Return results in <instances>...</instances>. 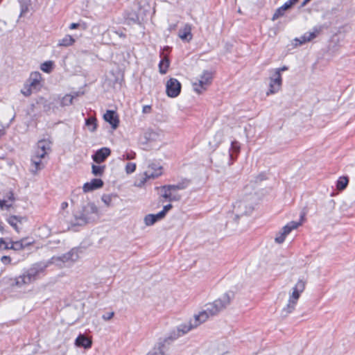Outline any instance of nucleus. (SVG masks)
<instances>
[{
    "label": "nucleus",
    "mask_w": 355,
    "mask_h": 355,
    "mask_svg": "<svg viewBox=\"0 0 355 355\" xmlns=\"http://www.w3.org/2000/svg\"><path fill=\"white\" fill-rule=\"evenodd\" d=\"M3 244H6V242L3 241V239H0V249L1 248V245Z\"/></svg>",
    "instance_id": "bf43d9fd"
},
{
    "label": "nucleus",
    "mask_w": 355,
    "mask_h": 355,
    "mask_svg": "<svg viewBox=\"0 0 355 355\" xmlns=\"http://www.w3.org/2000/svg\"><path fill=\"white\" fill-rule=\"evenodd\" d=\"M161 137V134L159 132L155 131L153 130H148L145 132V138L148 141H157Z\"/></svg>",
    "instance_id": "bb28decb"
},
{
    "label": "nucleus",
    "mask_w": 355,
    "mask_h": 355,
    "mask_svg": "<svg viewBox=\"0 0 355 355\" xmlns=\"http://www.w3.org/2000/svg\"><path fill=\"white\" fill-rule=\"evenodd\" d=\"M264 179H265V175L263 174H259V175H257L255 178L254 182H259L262 181Z\"/></svg>",
    "instance_id": "8fccbe9b"
},
{
    "label": "nucleus",
    "mask_w": 355,
    "mask_h": 355,
    "mask_svg": "<svg viewBox=\"0 0 355 355\" xmlns=\"http://www.w3.org/2000/svg\"><path fill=\"white\" fill-rule=\"evenodd\" d=\"M75 344L78 347H83L85 349H88L91 347L92 342L89 338L80 334L76 339Z\"/></svg>",
    "instance_id": "aec40b11"
},
{
    "label": "nucleus",
    "mask_w": 355,
    "mask_h": 355,
    "mask_svg": "<svg viewBox=\"0 0 355 355\" xmlns=\"http://www.w3.org/2000/svg\"><path fill=\"white\" fill-rule=\"evenodd\" d=\"M234 298L232 292H227L221 297L214 300L212 303L207 304L206 309L200 311L198 314L195 315L193 318L189 322L195 328L198 327L202 323L208 320L210 316L217 315L219 312L226 309L231 303Z\"/></svg>",
    "instance_id": "f257e3e1"
},
{
    "label": "nucleus",
    "mask_w": 355,
    "mask_h": 355,
    "mask_svg": "<svg viewBox=\"0 0 355 355\" xmlns=\"http://www.w3.org/2000/svg\"><path fill=\"white\" fill-rule=\"evenodd\" d=\"M68 207V203L67 202H63L62 204H61V207L62 209H65Z\"/></svg>",
    "instance_id": "6e6d98bb"
},
{
    "label": "nucleus",
    "mask_w": 355,
    "mask_h": 355,
    "mask_svg": "<svg viewBox=\"0 0 355 355\" xmlns=\"http://www.w3.org/2000/svg\"><path fill=\"white\" fill-rule=\"evenodd\" d=\"M178 36L182 40L190 41L192 39L191 26L186 24L182 28L179 30Z\"/></svg>",
    "instance_id": "a211bd4d"
},
{
    "label": "nucleus",
    "mask_w": 355,
    "mask_h": 355,
    "mask_svg": "<svg viewBox=\"0 0 355 355\" xmlns=\"http://www.w3.org/2000/svg\"><path fill=\"white\" fill-rule=\"evenodd\" d=\"M38 149H41L43 151H46L47 154L51 151V141L49 139H41L38 141L37 144Z\"/></svg>",
    "instance_id": "393cba45"
},
{
    "label": "nucleus",
    "mask_w": 355,
    "mask_h": 355,
    "mask_svg": "<svg viewBox=\"0 0 355 355\" xmlns=\"http://www.w3.org/2000/svg\"><path fill=\"white\" fill-rule=\"evenodd\" d=\"M53 62L52 61H46L41 64L40 69L46 73H50L53 69Z\"/></svg>",
    "instance_id": "72a5a7b5"
},
{
    "label": "nucleus",
    "mask_w": 355,
    "mask_h": 355,
    "mask_svg": "<svg viewBox=\"0 0 355 355\" xmlns=\"http://www.w3.org/2000/svg\"><path fill=\"white\" fill-rule=\"evenodd\" d=\"M168 187V185L161 187L160 189L162 191H164V193L162 194V197L170 202L179 200L180 199V196H171V191H173V190Z\"/></svg>",
    "instance_id": "6ab92c4d"
},
{
    "label": "nucleus",
    "mask_w": 355,
    "mask_h": 355,
    "mask_svg": "<svg viewBox=\"0 0 355 355\" xmlns=\"http://www.w3.org/2000/svg\"><path fill=\"white\" fill-rule=\"evenodd\" d=\"M15 117V115H14V116H12V119H11V121H12L14 120Z\"/></svg>",
    "instance_id": "338daca9"
},
{
    "label": "nucleus",
    "mask_w": 355,
    "mask_h": 355,
    "mask_svg": "<svg viewBox=\"0 0 355 355\" xmlns=\"http://www.w3.org/2000/svg\"><path fill=\"white\" fill-rule=\"evenodd\" d=\"M103 185V182L101 179H93L89 182H86L83 189L84 192H89L96 189L101 188Z\"/></svg>",
    "instance_id": "dca6fc26"
},
{
    "label": "nucleus",
    "mask_w": 355,
    "mask_h": 355,
    "mask_svg": "<svg viewBox=\"0 0 355 355\" xmlns=\"http://www.w3.org/2000/svg\"><path fill=\"white\" fill-rule=\"evenodd\" d=\"M42 75L38 71L32 72L27 80V83L32 87L34 91H39L42 87Z\"/></svg>",
    "instance_id": "ddd939ff"
},
{
    "label": "nucleus",
    "mask_w": 355,
    "mask_h": 355,
    "mask_svg": "<svg viewBox=\"0 0 355 355\" xmlns=\"http://www.w3.org/2000/svg\"><path fill=\"white\" fill-rule=\"evenodd\" d=\"M46 155H47L46 151H43L41 149H38L37 148L33 155H35L39 158L43 159L46 156Z\"/></svg>",
    "instance_id": "79ce46f5"
},
{
    "label": "nucleus",
    "mask_w": 355,
    "mask_h": 355,
    "mask_svg": "<svg viewBox=\"0 0 355 355\" xmlns=\"http://www.w3.org/2000/svg\"><path fill=\"white\" fill-rule=\"evenodd\" d=\"M26 218L24 217L18 216H11L8 218V223L17 232L19 231V227H18V224H21Z\"/></svg>",
    "instance_id": "412c9836"
},
{
    "label": "nucleus",
    "mask_w": 355,
    "mask_h": 355,
    "mask_svg": "<svg viewBox=\"0 0 355 355\" xmlns=\"http://www.w3.org/2000/svg\"><path fill=\"white\" fill-rule=\"evenodd\" d=\"M131 19L133 21H136L138 19V18H137V17H136L135 18H134V17L131 18Z\"/></svg>",
    "instance_id": "680f3d73"
},
{
    "label": "nucleus",
    "mask_w": 355,
    "mask_h": 355,
    "mask_svg": "<svg viewBox=\"0 0 355 355\" xmlns=\"http://www.w3.org/2000/svg\"><path fill=\"white\" fill-rule=\"evenodd\" d=\"M169 66V60L168 58H164L162 59L159 64V72L162 74H165Z\"/></svg>",
    "instance_id": "c756f323"
},
{
    "label": "nucleus",
    "mask_w": 355,
    "mask_h": 355,
    "mask_svg": "<svg viewBox=\"0 0 355 355\" xmlns=\"http://www.w3.org/2000/svg\"><path fill=\"white\" fill-rule=\"evenodd\" d=\"M181 91V83L175 78H170L166 84V92L171 98L177 97Z\"/></svg>",
    "instance_id": "9d476101"
},
{
    "label": "nucleus",
    "mask_w": 355,
    "mask_h": 355,
    "mask_svg": "<svg viewBox=\"0 0 355 355\" xmlns=\"http://www.w3.org/2000/svg\"><path fill=\"white\" fill-rule=\"evenodd\" d=\"M286 70H288V67L283 66L282 67L275 69L272 70L271 72L278 71L279 73H281L282 71H286Z\"/></svg>",
    "instance_id": "09e8293b"
},
{
    "label": "nucleus",
    "mask_w": 355,
    "mask_h": 355,
    "mask_svg": "<svg viewBox=\"0 0 355 355\" xmlns=\"http://www.w3.org/2000/svg\"><path fill=\"white\" fill-rule=\"evenodd\" d=\"M162 168L158 164L151 163L148 165V169L145 171L146 179H154L162 173Z\"/></svg>",
    "instance_id": "f8f14e48"
},
{
    "label": "nucleus",
    "mask_w": 355,
    "mask_h": 355,
    "mask_svg": "<svg viewBox=\"0 0 355 355\" xmlns=\"http://www.w3.org/2000/svg\"><path fill=\"white\" fill-rule=\"evenodd\" d=\"M146 355H157L156 353H148Z\"/></svg>",
    "instance_id": "052dcab7"
},
{
    "label": "nucleus",
    "mask_w": 355,
    "mask_h": 355,
    "mask_svg": "<svg viewBox=\"0 0 355 355\" xmlns=\"http://www.w3.org/2000/svg\"><path fill=\"white\" fill-rule=\"evenodd\" d=\"M33 243V241L31 242H26V239H21L18 241L12 242L10 248L13 250H21L24 249L26 246H28Z\"/></svg>",
    "instance_id": "5701e85b"
},
{
    "label": "nucleus",
    "mask_w": 355,
    "mask_h": 355,
    "mask_svg": "<svg viewBox=\"0 0 355 355\" xmlns=\"http://www.w3.org/2000/svg\"><path fill=\"white\" fill-rule=\"evenodd\" d=\"M105 168V166L92 164V172L95 176H101L104 173Z\"/></svg>",
    "instance_id": "2f4dec72"
},
{
    "label": "nucleus",
    "mask_w": 355,
    "mask_h": 355,
    "mask_svg": "<svg viewBox=\"0 0 355 355\" xmlns=\"http://www.w3.org/2000/svg\"><path fill=\"white\" fill-rule=\"evenodd\" d=\"M213 79V74L211 71H204L200 76L198 83H193V90L198 93L201 94L205 91L207 87L211 83Z\"/></svg>",
    "instance_id": "0eeeda50"
},
{
    "label": "nucleus",
    "mask_w": 355,
    "mask_h": 355,
    "mask_svg": "<svg viewBox=\"0 0 355 355\" xmlns=\"http://www.w3.org/2000/svg\"><path fill=\"white\" fill-rule=\"evenodd\" d=\"M298 1L299 0H288L283 6L286 10H288L295 5Z\"/></svg>",
    "instance_id": "37998d69"
},
{
    "label": "nucleus",
    "mask_w": 355,
    "mask_h": 355,
    "mask_svg": "<svg viewBox=\"0 0 355 355\" xmlns=\"http://www.w3.org/2000/svg\"><path fill=\"white\" fill-rule=\"evenodd\" d=\"M187 182H182L177 184H169L168 188L171 189L173 191H175L176 190L184 189L187 187Z\"/></svg>",
    "instance_id": "c9c22d12"
},
{
    "label": "nucleus",
    "mask_w": 355,
    "mask_h": 355,
    "mask_svg": "<svg viewBox=\"0 0 355 355\" xmlns=\"http://www.w3.org/2000/svg\"><path fill=\"white\" fill-rule=\"evenodd\" d=\"M114 315V313L113 311L108 312V313H106L103 314L102 315V318L104 320L107 321V320H111L113 318Z\"/></svg>",
    "instance_id": "a18cd8bd"
},
{
    "label": "nucleus",
    "mask_w": 355,
    "mask_h": 355,
    "mask_svg": "<svg viewBox=\"0 0 355 355\" xmlns=\"http://www.w3.org/2000/svg\"><path fill=\"white\" fill-rule=\"evenodd\" d=\"M349 183V178L347 176H342L338 178L336 182V189L338 191L344 190Z\"/></svg>",
    "instance_id": "cd10ccee"
},
{
    "label": "nucleus",
    "mask_w": 355,
    "mask_h": 355,
    "mask_svg": "<svg viewBox=\"0 0 355 355\" xmlns=\"http://www.w3.org/2000/svg\"><path fill=\"white\" fill-rule=\"evenodd\" d=\"M116 198L114 194H103L101 197V200L107 207L112 206V199Z\"/></svg>",
    "instance_id": "473e14b6"
},
{
    "label": "nucleus",
    "mask_w": 355,
    "mask_h": 355,
    "mask_svg": "<svg viewBox=\"0 0 355 355\" xmlns=\"http://www.w3.org/2000/svg\"><path fill=\"white\" fill-rule=\"evenodd\" d=\"M249 186H246L243 192L232 205V214L235 216V220L239 218L250 214L254 210V205L256 201L255 192L247 193Z\"/></svg>",
    "instance_id": "f03ea898"
},
{
    "label": "nucleus",
    "mask_w": 355,
    "mask_h": 355,
    "mask_svg": "<svg viewBox=\"0 0 355 355\" xmlns=\"http://www.w3.org/2000/svg\"><path fill=\"white\" fill-rule=\"evenodd\" d=\"M223 133L221 132H218L216 133V135H215V137L218 139H217V143H220L223 139Z\"/></svg>",
    "instance_id": "3c124183"
},
{
    "label": "nucleus",
    "mask_w": 355,
    "mask_h": 355,
    "mask_svg": "<svg viewBox=\"0 0 355 355\" xmlns=\"http://www.w3.org/2000/svg\"><path fill=\"white\" fill-rule=\"evenodd\" d=\"M75 42V39L71 35H66L63 38L58 40V46L68 47L72 46Z\"/></svg>",
    "instance_id": "b1692460"
},
{
    "label": "nucleus",
    "mask_w": 355,
    "mask_h": 355,
    "mask_svg": "<svg viewBox=\"0 0 355 355\" xmlns=\"http://www.w3.org/2000/svg\"><path fill=\"white\" fill-rule=\"evenodd\" d=\"M161 219L162 218L158 216V213L157 214H148L144 217V223L147 226H150Z\"/></svg>",
    "instance_id": "a878e982"
},
{
    "label": "nucleus",
    "mask_w": 355,
    "mask_h": 355,
    "mask_svg": "<svg viewBox=\"0 0 355 355\" xmlns=\"http://www.w3.org/2000/svg\"><path fill=\"white\" fill-rule=\"evenodd\" d=\"M85 124L91 132H94L96 130L97 126L96 118L89 117L87 119Z\"/></svg>",
    "instance_id": "7c9ffc66"
},
{
    "label": "nucleus",
    "mask_w": 355,
    "mask_h": 355,
    "mask_svg": "<svg viewBox=\"0 0 355 355\" xmlns=\"http://www.w3.org/2000/svg\"><path fill=\"white\" fill-rule=\"evenodd\" d=\"M3 249L5 250H8V249H10V245L9 246L8 243H6V244H3Z\"/></svg>",
    "instance_id": "13d9d810"
},
{
    "label": "nucleus",
    "mask_w": 355,
    "mask_h": 355,
    "mask_svg": "<svg viewBox=\"0 0 355 355\" xmlns=\"http://www.w3.org/2000/svg\"><path fill=\"white\" fill-rule=\"evenodd\" d=\"M79 26V24L77 23H72L71 24L69 28L70 29H75Z\"/></svg>",
    "instance_id": "5fc2aeb1"
},
{
    "label": "nucleus",
    "mask_w": 355,
    "mask_h": 355,
    "mask_svg": "<svg viewBox=\"0 0 355 355\" xmlns=\"http://www.w3.org/2000/svg\"><path fill=\"white\" fill-rule=\"evenodd\" d=\"M311 0H304L303 2L301 4V7H304L308 2H309Z\"/></svg>",
    "instance_id": "4d7b16f0"
},
{
    "label": "nucleus",
    "mask_w": 355,
    "mask_h": 355,
    "mask_svg": "<svg viewBox=\"0 0 355 355\" xmlns=\"http://www.w3.org/2000/svg\"><path fill=\"white\" fill-rule=\"evenodd\" d=\"M174 191H171V196H178V194L173 193Z\"/></svg>",
    "instance_id": "0e129e2a"
},
{
    "label": "nucleus",
    "mask_w": 355,
    "mask_h": 355,
    "mask_svg": "<svg viewBox=\"0 0 355 355\" xmlns=\"http://www.w3.org/2000/svg\"><path fill=\"white\" fill-rule=\"evenodd\" d=\"M272 73L269 78V89L266 92V95L269 96L270 94H275L278 92L281 88L282 85V74L279 73L278 71L272 72Z\"/></svg>",
    "instance_id": "6e6552de"
},
{
    "label": "nucleus",
    "mask_w": 355,
    "mask_h": 355,
    "mask_svg": "<svg viewBox=\"0 0 355 355\" xmlns=\"http://www.w3.org/2000/svg\"><path fill=\"white\" fill-rule=\"evenodd\" d=\"M151 111V107L150 105H145L143 107L144 113H149Z\"/></svg>",
    "instance_id": "864d4df0"
},
{
    "label": "nucleus",
    "mask_w": 355,
    "mask_h": 355,
    "mask_svg": "<svg viewBox=\"0 0 355 355\" xmlns=\"http://www.w3.org/2000/svg\"><path fill=\"white\" fill-rule=\"evenodd\" d=\"M28 7L26 6H22L20 12V17L23 16L26 12H28Z\"/></svg>",
    "instance_id": "603ef678"
},
{
    "label": "nucleus",
    "mask_w": 355,
    "mask_h": 355,
    "mask_svg": "<svg viewBox=\"0 0 355 355\" xmlns=\"http://www.w3.org/2000/svg\"><path fill=\"white\" fill-rule=\"evenodd\" d=\"M321 32V28L315 27L312 32L304 33L300 38L295 39V46H300L315 38Z\"/></svg>",
    "instance_id": "9b49d317"
},
{
    "label": "nucleus",
    "mask_w": 355,
    "mask_h": 355,
    "mask_svg": "<svg viewBox=\"0 0 355 355\" xmlns=\"http://www.w3.org/2000/svg\"><path fill=\"white\" fill-rule=\"evenodd\" d=\"M110 153L111 150L109 148L103 147L98 150L95 154L92 155V159L96 163L101 164L110 155Z\"/></svg>",
    "instance_id": "4468645a"
},
{
    "label": "nucleus",
    "mask_w": 355,
    "mask_h": 355,
    "mask_svg": "<svg viewBox=\"0 0 355 355\" xmlns=\"http://www.w3.org/2000/svg\"><path fill=\"white\" fill-rule=\"evenodd\" d=\"M12 205H8L6 203V200H0V208L1 209H8Z\"/></svg>",
    "instance_id": "49530a36"
},
{
    "label": "nucleus",
    "mask_w": 355,
    "mask_h": 355,
    "mask_svg": "<svg viewBox=\"0 0 355 355\" xmlns=\"http://www.w3.org/2000/svg\"><path fill=\"white\" fill-rule=\"evenodd\" d=\"M46 266L47 265H45L43 267L40 265L33 266L22 275L15 278V285L18 287H21L24 285L31 284L37 279L39 275L44 271Z\"/></svg>",
    "instance_id": "39448f33"
},
{
    "label": "nucleus",
    "mask_w": 355,
    "mask_h": 355,
    "mask_svg": "<svg viewBox=\"0 0 355 355\" xmlns=\"http://www.w3.org/2000/svg\"><path fill=\"white\" fill-rule=\"evenodd\" d=\"M300 225H301V223L291 221L283 227L281 230L277 234L275 241L277 243H282L289 233L295 229H297Z\"/></svg>",
    "instance_id": "1a4fd4ad"
},
{
    "label": "nucleus",
    "mask_w": 355,
    "mask_h": 355,
    "mask_svg": "<svg viewBox=\"0 0 355 355\" xmlns=\"http://www.w3.org/2000/svg\"><path fill=\"white\" fill-rule=\"evenodd\" d=\"M79 259L78 250L73 248L62 256L53 257L48 263H55L62 267L61 263H73Z\"/></svg>",
    "instance_id": "423d86ee"
},
{
    "label": "nucleus",
    "mask_w": 355,
    "mask_h": 355,
    "mask_svg": "<svg viewBox=\"0 0 355 355\" xmlns=\"http://www.w3.org/2000/svg\"><path fill=\"white\" fill-rule=\"evenodd\" d=\"M172 205L171 204H168L167 205H165L163 208V210H162L161 211H159L158 213V216L161 217L162 219L163 218H164V216H166L167 211H168L171 208H172Z\"/></svg>",
    "instance_id": "58836bf2"
},
{
    "label": "nucleus",
    "mask_w": 355,
    "mask_h": 355,
    "mask_svg": "<svg viewBox=\"0 0 355 355\" xmlns=\"http://www.w3.org/2000/svg\"><path fill=\"white\" fill-rule=\"evenodd\" d=\"M74 217L76 225H85L99 218V210L94 203L88 202L76 212Z\"/></svg>",
    "instance_id": "7ed1b4c3"
},
{
    "label": "nucleus",
    "mask_w": 355,
    "mask_h": 355,
    "mask_svg": "<svg viewBox=\"0 0 355 355\" xmlns=\"http://www.w3.org/2000/svg\"><path fill=\"white\" fill-rule=\"evenodd\" d=\"M9 199H10V200H12L14 199V198H13V194H11V196H10V198H9Z\"/></svg>",
    "instance_id": "e2e57ef3"
},
{
    "label": "nucleus",
    "mask_w": 355,
    "mask_h": 355,
    "mask_svg": "<svg viewBox=\"0 0 355 355\" xmlns=\"http://www.w3.org/2000/svg\"><path fill=\"white\" fill-rule=\"evenodd\" d=\"M240 151V145L239 143L236 141H234L231 144L230 156L231 159H234V157H236L238 153Z\"/></svg>",
    "instance_id": "c85d7f7f"
},
{
    "label": "nucleus",
    "mask_w": 355,
    "mask_h": 355,
    "mask_svg": "<svg viewBox=\"0 0 355 355\" xmlns=\"http://www.w3.org/2000/svg\"><path fill=\"white\" fill-rule=\"evenodd\" d=\"M31 168L30 171L32 174L36 175L37 172L44 168V165L42 162V159L35 155L31 157Z\"/></svg>",
    "instance_id": "2eb2a0df"
},
{
    "label": "nucleus",
    "mask_w": 355,
    "mask_h": 355,
    "mask_svg": "<svg viewBox=\"0 0 355 355\" xmlns=\"http://www.w3.org/2000/svg\"><path fill=\"white\" fill-rule=\"evenodd\" d=\"M193 329H194V327L192 326V324L189 322L182 324L178 327L177 333L175 336H176V337L182 336Z\"/></svg>",
    "instance_id": "4be33fe9"
},
{
    "label": "nucleus",
    "mask_w": 355,
    "mask_h": 355,
    "mask_svg": "<svg viewBox=\"0 0 355 355\" xmlns=\"http://www.w3.org/2000/svg\"><path fill=\"white\" fill-rule=\"evenodd\" d=\"M33 92H35L34 89L28 83L24 85V88L21 90V93L26 97L30 96Z\"/></svg>",
    "instance_id": "4c0bfd02"
},
{
    "label": "nucleus",
    "mask_w": 355,
    "mask_h": 355,
    "mask_svg": "<svg viewBox=\"0 0 355 355\" xmlns=\"http://www.w3.org/2000/svg\"><path fill=\"white\" fill-rule=\"evenodd\" d=\"M306 281L304 279H299L294 287L292 288V292L289 295V298L286 305L282 309L281 314L284 318L287 317L295 309V306L300 297V295L305 290Z\"/></svg>",
    "instance_id": "20e7f679"
},
{
    "label": "nucleus",
    "mask_w": 355,
    "mask_h": 355,
    "mask_svg": "<svg viewBox=\"0 0 355 355\" xmlns=\"http://www.w3.org/2000/svg\"><path fill=\"white\" fill-rule=\"evenodd\" d=\"M73 99V96L67 94L62 98V99L61 101V104L62 106H68V105L72 104Z\"/></svg>",
    "instance_id": "e433bc0d"
},
{
    "label": "nucleus",
    "mask_w": 355,
    "mask_h": 355,
    "mask_svg": "<svg viewBox=\"0 0 355 355\" xmlns=\"http://www.w3.org/2000/svg\"><path fill=\"white\" fill-rule=\"evenodd\" d=\"M286 8L284 7V6L279 7V8H277L272 17V21H275L276 19H279V17H282L284 15V12L286 11Z\"/></svg>",
    "instance_id": "f704fd0d"
},
{
    "label": "nucleus",
    "mask_w": 355,
    "mask_h": 355,
    "mask_svg": "<svg viewBox=\"0 0 355 355\" xmlns=\"http://www.w3.org/2000/svg\"><path fill=\"white\" fill-rule=\"evenodd\" d=\"M136 169V164L135 163L129 162L125 166V172L128 174L133 173Z\"/></svg>",
    "instance_id": "a19ab883"
},
{
    "label": "nucleus",
    "mask_w": 355,
    "mask_h": 355,
    "mask_svg": "<svg viewBox=\"0 0 355 355\" xmlns=\"http://www.w3.org/2000/svg\"><path fill=\"white\" fill-rule=\"evenodd\" d=\"M1 261L4 264H8L11 261V258L8 256H3L1 259Z\"/></svg>",
    "instance_id": "de8ad7c7"
},
{
    "label": "nucleus",
    "mask_w": 355,
    "mask_h": 355,
    "mask_svg": "<svg viewBox=\"0 0 355 355\" xmlns=\"http://www.w3.org/2000/svg\"><path fill=\"white\" fill-rule=\"evenodd\" d=\"M123 159L130 160L133 159L135 157V153H126L122 155Z\"/></svg>",
    "instance_id": "c03bdc74"
},
{
    "label": "nucleus",
    "mask_w": 355,
    "mask_h": 355,
    "mask_svg": "<svg viewBox=\"0 0 355 355\" xmlns=\"http://www.w3.org/2000/svg\"><path fill=\"white\" fill-rule=\"evenodd\" d=\"M0 230L2 231L3 230V227L1 226V225L0 224Z\"/></svg>",
    "instance_id": "69168bd1"
},
{
    "label": "nucleus",
    "mask_w": 355,
    "mask_h": 355,
    "mask_svg": "<svg viewBox=\"0 0 355 355\" xmlns=\"http://www.w3.org/2000/svg\"><path fill=\"white\" fill-rule=\"evenodd\" d=\"M103 118L112 125V128L116 129L117 128L119 121L115 112L107 110L104 114Z\"/></svg>",
    "instance_id": "f3484780"
},
{
    "label": "nucleus",
    "mask_w": 355,
    "mask_h": 355,
    "mask_svg": "<svg viewBox=\"0 0 355 355\" xmlns=\"http://www.w3.org/2000/svg\"><path fill=\"white\" fill-rule=\"evenodd\" d=\"M172 205L171 204H168L167 205H165L163 208V210H162L161 211H159L158 213V216L161 217L162 219L163 218H164V216H166L167 211H168L171 208H172Z\"/></svg>",
    "instance_id": "ea45409f"
}]
</instances>
